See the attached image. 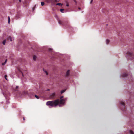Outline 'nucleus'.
<instances>
[{
    "label": "nucleus",
    "instance_id": "nucleus-19",
    "mask_svg": "<svg viewBox=\"0 0 134 134\" xmlns=\"http://www.w3.org/2000/svg\"><path fill=\"white\" fill-rule=\"evenodd\" d=\"M64 10V9H60V11L62 12V13H64L63 11Z\"/></svg>",
    "mask_w": 134,
    "mask_h": 134
},
{
    "label": "nucleus",
    "instance_id": "nucleus-18",
    "mask_svg": "<svg viewBox=\"0 0 134 134\" xmlns=\"http://www.w3.org/2000/svg\"><path fill=\"white\" fill-rule=\"evenodd\" d=\"M41 4L42 6H43L44 5V2H41Z\"/></svg>",
    "mask_w": 134,
    "mask_h": 134
},
{
    "label": "nucleus",
    "instance_id": "nucleus-5",
    "mask_svg": "<svg viewBox=\"0 0 134 134\" xmlns=\"http://www.w3.org/2000/svg\"><path fill=\"white\" fill-rule=\"evenodd\" d=\"M45 1L48 3H51L52 4H54V1L53 0H45Z\"/></svg>",
    "mask_w": 134,
    "mask_h": 134
},
{
    "label": "nucleus",
    "instance_id": "nucleus-7",
    "mask_svg": "<svg viewBox=\"0 0 134 134\" xmlns=\"http://www.w3.org/2000/svg\"><path fill=\"white\" fill-rule=\"evenodd\" d=\"M69 72H70V70H68L66 72V77H67L69 75Z\"/></svg>",
    "mask_w": 134,
    "mask_h": 134
},
{
    "label": "nucleus",
    "instance_id": "nucleus-2",
    "mask_svg": "<svg viewBox=\"0 0 134 134\" xmlns=\"http://www.w3.org/2000/svg\"><path fill=\"white\" fill-rule=\"evenodd\" d=\"M58 23L59 24L62 25L66 27H68L70 26V24L67 21H63L59 20H58Z\"/></svg>",
    "mask_w": 134,
    "mask_h": 134
},
{
    "label": "nucleus",
    "instance_id": "nucleus-34",
    "mask_svg": "<svg viewBox=\"0 0 134 134\" xmlns=\"http://www.w3.org/2000/svg\"><path fill=\"white\" fill-rule=\"evenodd\" d=\"M48 90V91H49V89H48V90Z\"/></svg>",
    "mask_w": 134,
    "mask_h": 134
},
{
    "label": "nucleus",
    "instance_id": "nucleus-26",
    "mask_svg": "<svg viewBox=\"0 0 134 134\" xmlns=\"http://www.w3.org/2000/svg\"><path fill=\"white\" fill-rule=\"evenodd\" d=\"M52 49L51 48H49L48 49L49 51H52Z\"/></svg>",
    "mask_w": 134,
    "mask_h": 134
},
{
    "label": "nucleus",
    "instance_id": "nucleus-32",
    "mask_svg": "<svg viewBox=\"0 0 134 134\" xmlns=\"http://www.w3.org/2000/svg\"><path fill=\"white\" fill-rule=\"evenodd\" d=\"M19 1L20 2H21V0H19Z\"/></svg>",
    "mask_w": 134,
    "mask_h": 134
},
{
    "label": "nucleus",
    "instance_id": "nucleus-33",
    "mask_svg": "<svg viewBox=\"0 0 134 134\" xmlns=\"http://www.w3.org/2000/svg\"><path fill=\"white\" fill-rule=\"evenodd\" d=\"M23 120H25V118H24V117L23 118Z\"/></svg>",
    "mask_w": 134,
    "mask_h": 134
},
{
    "label": "nucleus",
    "instance_id": "nucleus-27",
    "mask_svg": "<svg viewBox=\"0 0 134 134\" xmlns=\"http://www.w3.org/2000/svg\"><path fill=\"white\" fill-rule=\"evenodd\" d=\"M93 0H91V2H90V3L91 4L93 2Z\"/></svg>",
    "mask_w": 134,
    "mask_h": 134
},
{
    "label": "nucleus",
    "instance_id": "nucleus-12",
    "mask_svg": "<svg viewBox=\"0 0 134 134\" xmlns=\"http://www.w3.org/2000/svg\"><path fill=\"white\" fill-rule=\"evenodd\" d=\"M129 132L130 134H134V133L131 130L129 131Z\"/></svg>",
    "mask_w": 134,
    "mask_h": 134
},
{
    "label": "nucleus",
    "instance_id": "nucleus-29",
    "mask_svg": "<svg viewBox=\"0 0 134 134\" xmlns=\"http://www.w3.org/2000/svg\"><path fill=\"white\" fill-rule=\"evenodd\" d=\"M66 6H67V7H68V6H69V4H66Z\"/></svg>",
    "mask_w": 134,
    "mask_h": 134
},
{
    "label": "nucleus",
    "instance_id": "nucleus-15",
    "mask_svg": "<svg viewBox=\"0 0 134 134\" xmlns=\"http://www.w3.org/2000/svg\"><path fill=\"white\" fill-rule=\"evenodd\" d=\"M10 21V19L9 16L8 17V23L9 24Z\"/></svg>",
    "mask_w": 134,
    "mask_h": 134
},
{
    "label": "nucleus",
    "instance_id": "nucleus-21",
    "mask_svg": "<svg viewBox=\"0 0 134 134\" xmlns=\"http://www.w3.org/2000/svg\"><path fill=\"white\" fill-rule=\"evenodd\" d=\"M18 86H16V88L15 89V91H17V89H18Z\"/></svg>",
    "mask_w": 134,
    "mask_h": 134
},
{
    "label": "nucleus",
    "instance_id": "nucleus-10",
    "mask_svg": "<svg viewBox=\"0 0 134 134\" xmlns=\"http://www.w3.org/2000/svg\"><path fill=\"white\" fill-rule=\"evenodd\" d=\"M27 94V92L26 91H24L23 92V94L24 95H25Z\"/></svg>",
    "mask_w": 134,
    "mask_h": 134
},
{
    "label": "nucleus",
    "instance_id": "nucleus-4",
    "mask_svg": "<svg viewBox=\"0 0 134 134\" xmlns=\"http://www.w3.org/2000/svg\"><path fill=\"white\" fill-rule=\"evenodd\" d=\"M120 104L121 105V109L122 110H125V104L124 102L121 101L120 102Z\"/></svg>",
    "mask_w": 134,
    "mask_h": 134
},
{
    "label": "nucleus",
    "instance_id": "nucleus-1",
    "mask_svg": "<svg viewBox=\"0 0 134 134\" xmlns=\"http://www.w3.org/2000/svg\"><path fill=\"white\" fill-rule=\"evenodd\" d=\"M65 101L64 99H61L60 100L59 99H57L54 101H48L46 102V104L47 106L55 107L58 105L59 104H64Z\"/></svg>",
    "mask_w": 134,
    "mask_h": 134
},
{
    "label": "nucleus",
    "instance_id": "nucleus-14",
    "mask_svg": "<svg viewBox=\"0 0 134 134\" xmlns=\"http://www.w3.org/2000/svg\"><path fill=\"white\" fill-rule=\"evenodd\" d=\"M36 56L34 55L33 56V59L34 60H36Z\"/></svg>",
    "mask_w": 134,
    "mask_h": 134
},
{
    "label": "nucleus",
    "instance_id": "nucleus-25",
    "mask_svg": "<svg viewBox=\"0 0 134 134\" xmlns=\"http://www.w3.org/2000/svg\"><path fill=\"white\" fill-rule=\"evenodd\" d=\"M43 71H45V72L46 73V75H48V73H47V72L46 71H44V70H43Z\"/></svg>",
    "mask_w": 134,
    "mask_h": 134
},
{
    "label": "nucleus",
    "instance_id": "nucleus-9",
    "mask_svg": "<svg viewBox=\"0 0 134 134\" xmlns=\"http://www.w3.org/2000/svg\"><path fill=\"white\" fill-rule=\"evenodd\" d=\"M127 75V74L126 73H124L122 75V77H125Z\"/></svg>",
    "mask_w": 134,
    "mask_h": 134
},
{
    "label": "nucleus",
    "instance_id": "nucleus-23",
    "mask_svg": "<svg viewBox=\"0 0 134 134\" xmlns=\"http://www.w3.org/2000/svg\"><path fill=\"white\" fill-rule=\"evenodd\" d=\"M59 0H55L54 1V3H55V2H58L59 1Z\"/></svg>",
    "mask_w": 134,
    "mask_h": 134
},
{
    "label": "nucleus",
    "instance_id": "nucleus-24",
    "mask_svg": "<svg viewBox=\"0 0 134 134\" xmlns=\"http://www.w3.org/2000/svg\"><path fill=\"white\" fill-rule=\"evenodd\" d=\"M7 75H5L4 76L5 78V79L6 80H7Z\"/></svg>",
    "mask_w": 134,
    "mask_h": 134
},
{
    "label": "nucleus",
    "instance_id": "nucleus-16",
    "mask_svg": "<svg viewBox=\"0 0 134 134\" xmlns=\"http://www.w3.org/2000/svg\"><path fill=\"white\" fill-rule=\"evenodd\" d=\"M7 62V59H6L5 60V62L4 63H2V65H4Z\"/></svg>",
    "mask_w": 134,
    "mask_h": 134
},
{
    "label": "nucleus",
    "instance_id": "nucleus-13",
    "mask_svg": "<svg viewBox=\"0 0 134 134\" xmlns=\"http://www.w3.org/2000/svg\"><path fill=\"white\" fill-rule=\"evenodd\" d=\"M110 41L108 40H107L106 41V43L107 44H108L109 43Z\"/></svg>",
    "mask_w": 134,
    "mask_h": 134
},
{
    "label": "nucleus",
    "instance_id": "nucleus-3",
    "mask_svg": "<svg viewBox=\"0 0 134 134\" xmlns=\"http://www.w3.org/2000/svg\"><path fill=\"white\" fill-rule=\"evenodd\" d=\"M127 57L129 59H132L134 58V55L132 53L129 52H127Z\"/></svg>",
    "mask_w": 134,
    "mask_h": 134
},
{
    "label": "nucleus",
    "instance_id": "nucleus-22",
    "mask_svg": "<svg viewBox=\"0 0 134 134\" xmlns=\"http://www.w3.org/2000/svg\"><path fill=\"white\" fill-rule=\"evenodd\" d=\"M35 97L37 99H38L39 98V97H38V96H37V95H35Z\"/></svg>",
    "mask_w": 134,
    "mask_h": 134
},
{
    "label": "nucleus",
    "instance_id": "nucleus-20",
    "mask_svg": "<svg viewBox=\"0 0 134 134\" xmlns=\"http://www.w3.org/2000/svg\"><path fill=\"white\" fill-rule=\"evenodd\" d=\"M6 40H5L2 43L3 45H5V43Z\"/></svg>",
    "mask_w": 134,
    "mask_h": 134
},
{
    "label": "nucleus",
    "instance_id": "nucleus-6",
    "mask_svg": "<svg viewBox=\"0 0 134 134\" xmlns=\"http://www.w3.org/2000/svg\"><path fill=\"white\" fill-rule=\"evenodd\" d=\"M55 97V94L54 93H53L49 97L50 99H53Z\"/></svg>",
    "mask_w": 134,
    "mask_h": 134
},
{
    "label": "nucleus",
    "instance_id": "nucleus-11",
    "mask_svg": "<svg viewBox=\"0 0 134 134\" xmlns=\"http://www.w3.org/2000/svg\"><path fill=\"white\" fill-rule=\"evenodd\" d=\"M57 5L60 6H62L63 5V4L61 3H57L56 4Z\"/></svg>",
    "mask_w": 134,
    "mask_h": 134
},
{
    "label": "nucleus",
    "instance_id": "nucleus-17",
    "mask_svg": "<svg viewBox=\"0 0 134 134\" xmlns=\"http://www.w3.org/2000/svg\"><path fill=\"white\" fill-rule=\"evenodd\" d=\"M65 91V90H62V91H61V94H62L64 93Z\"/></svg>",
    "mask_w": 134,
    "mask_h": 134
},
{
    "label": "nucleus",
    "instance_id": "nucleus-28",
    "mask_svg": "<svg viewBox=\"0 0 134 134\" xmlns=\"http://www.w3.org/2000/svg\"><path fill=\"white\" fill-rule=\"evenodd\" d=\"M63 96H61L60 97V99H62L63 98Z\"/></svg>",
    "mask_w": 134,
    "mask_h": 134
},
{
    "label": "nucleus",
    "instance_id": "nucleus-30",
    "mask_svg": "<svg viewBox=\"0 0 134 134\" xmlns=\"http://www.w3.org/2000/svg\"><path fill=\"white\" fill-rule=\"evenodd\" d=\"M80 10L81 9V8L80 7H79L78 8Z\"/></svg>",
    "mask_w": 134,
    "mask_h": 134
},
{
    "label": "nucleus",
    "instance_id": "nucleus-31",
    "mask_svg": "<svg viewBox=\"0 0 134 134\" xmlns=\"http://www.w3.org/2000/svg\"><path fill=\"white\" fill-rule=\"evenodd\" d=\"M21 73L22 74L23 76V73H22V72H21Z\"/></svg>",
    "mask_w": 134,
    "mask_h": 134
},
{
    "label": "nucleus",
    "instance_id": "nucleus-8",
    "mask_svg": "<svg viewBox=\"0 0 134 134\" xmlns=\"http://www.w3.org/2000/svg\"><path fill=\"white\" fill-rule=\"evenodd\" d=\"M8 38V40H10L11 41H12L13 39V38H12L10 36H9Z\"/></svg>",
    "mask_w": 134,
    "mask_h": 134
}]
</instances>
